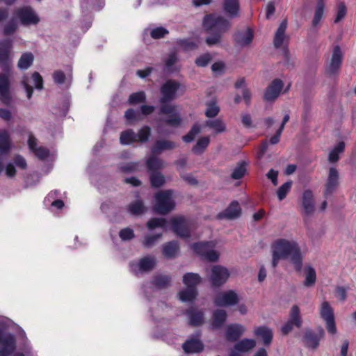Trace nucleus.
<instances>
[{"label":"nucleus","instance_id":"1","mask_svg":"<svg viewBox=\"0 0 356 356\" xmlns=\"http://www.w3.org/2000/svg\"><path fill=\"white\" fill-rule=\"evenodd\" d=\"M181 84L179 81L174 79L167 80L160 88L161 97L159 98V114L170 115V117L162 120L167 125L177 127L181 123V118L176 111V107L170 104L177 96V92L179 90Z\"/></svg>","mask_w":356,"mask_h":356},{"label":"nucleus","instance_id":"2","mask_svg":"<svg viewBox=\"0 0 356 356\" xmlns=\"http://www.w3.org/2000/svg\"><path fill=\"white\" fill-rule=\"evenodd\" d=\"M272 261L271 265L275 268L281 259L290 258L297 272H300L302 268V256L298 243L285 238H279L271 244Z\"/></svg>","mask_w":356,"mask_h":356},{"label":"nucleus","instance_id":"3","mask_svg":"<svg viewBox=\"0 0 356 356\" xmlns=\"http://www.w3.org/2000/svg\"><path fill=\"white\" fill-rule=\"evenodd\" d=\"M202 27L209 35L205 38V43L208 46H213L221 43L223 34L231 28V23L223 16L210 13L203 17Z\"/></svg>","mask_w":356,"mask_h":356},{"label":"nucleus","instance_id":"4","mask_svg":"<svg viewBox=\"0 0 356 356\" xmlns=\"http://www.w3.org/2000/svg\"><path fill=\"white\" fill-rule=\"evenodd\" d=\"M3 48H0V102L6 106H10L12 102L10 92V63L9 60V49L12 40L6 39L1 42Z\"/></svg>","mask_w":356,"mask_h":356},{"label":"nucleus","instance_id":"5","mask_svg":"<svg viewBox=\"0 0 356 356\" xmlns=\"http://www.w3.org/2000/svg\"><path fill=\"white\" fill-rule=\"evenodd\" d=\"M171 190L162 191L155 194L154 211L159 214L165 215L175 208Z\"/></svg>","mask_w":356,"mask_h":356},{"label":"nucleus","instance_id":"6","mask_svg":"<svg viewBox=\"0 0 356 356\" xmlns=\"http://www.w3.org/2000/svg\"><path fill=\"white\" fill-rule=\"evenodd\" d=\"M216 243L213 241H200L191 244L193 252L201 257L202 259L215 262L219 258V254L213 248Z\"/></svg>","mask_w":356,"mask_h":356},{"label":"nucleus","instance_id":"7","mask_svg":"<svg viewBox=\"0 0 356 356\" xmlns=\"http://www.w3.org/2000/svg\"><path fill=\"white\" fill-rule=\"evenodd\" d=\"M343 54L339 45L334 47L331 59L327 64L325 74L330 78H335L338 76L342 65Z\"/></svg>","mask_w":356,"mask_h":356},{"label":"nucleus","instance_id":"8","mask_svg":"<svg viewBox=\"0 0 356 356\" xmlns=\"http://www.w3.org/2000/svg\"><path fill=\"white\" fill-rule=\"evenodd\" d=\"M230 273L228 269L220 265H215L211 268L209 280L211 286L218 288L222 286L228 280Z\"/></svg>","mask_w":356,"mask_h":356},{"label":"nucleus","instance_id":"9","mask_svg":"<svg viewBox=\"0 0 356 356\" xmlns=\"http://www.w3.org/2000/svg\"><path fill=\"white\" fill-rule=\"evenodd\" d=\"M14 14L23 26L35 25L40 22L39 17L30 6L19 8L15 10Z\"/></svg>","mask_w":356,"mask_h":356},{"label":"nucleus","instance_id":"10","mask_svg":"<svg viewBox=\"0 0 356 356\" xmlns=\"http://www.w3.org/2000/svg\"><path fill=\"white\" fill-rule=\"evenodd\" d=\"M339 186V174L337 169L330 167L328 171V176L324 185L323 192V197L328 198L332 196Z\"/></svg>","mask_w":356,"mask_h":356},{"label":"nucleus","instance_id":"11","mask_svg":"<svg viewBox=\"0 0 356 356\" xmlns=\"http://www.w3.org/2000/svg\"><path fill=\"white\" fill-rule=\"evenodd\" d=\"M172 231L180 238L191 237L189 222L183 216L173 218L170 220Z\"/></svg>","mask_w":356,"mask_h":356},{"label":"nucleus","instance_id":"12","mask_svg":"<svg viewBox=\"0 0 356 356\" xmlns=\"http://www.w3.org/2000/svg\"><path fill=\"white\" fill-rule=\"evenodd\" d=\"M324 334L325 332L321 327L318 328L317 332L311 329H307L305 330L302 337V342L305 347L313 350L316 349Z\"/></svg>","mask_w":356,"mask_h":356},{"label":"nucleus","instance_id":"13","mask_svg":"<svg viewBox=\"0 0 356 356\" xmlns=\"http://www.w3.org/2000/svg\"><path fill=\"white\" fill-rule=\"evenodd\" d=\"M284 87V82L280 79H273L265 88L263 99L265 102H274L280 95Z\"/></svg>","mask_w":356,"mask_h":356},{"label":"nucleus","instance_id":"14","mask_svg":"<svg viewBox=\"0 0 356 356\" xmlns=\"http://www.w3.org/2000/svg\"><path fill=\"white\" fill-rule=\"evenodd\" d=\"M16 339L12 334L3 335L0 330V356H10L16 349Z\"/></svg>","mask_w":356,"mask_h":356},{"label":"nucleus","instance_id":"15","mask_svg":"<svg viewBox=\"0 0 356 356\" xmlns=\"http://www.w3.org/2000/svg\"><path fill=\"white\" fill-rule=\"evenodd\" d=\"M239 301L237 293L234 290H229L218 293L214 298L213 302L216 306L225 307L236 305Z\"/></svg>","mask_w":356,"mask_h":356},{"label":"nucleus","instance_id":"16","mask_svg":"<svg viewBox=\"0 0 356 356\" xmlns=\"http://www.w3.org/2000/svg\"><path fill=\"white\" fill-rule=\"evenodd\" d=\"M156 265V261L154 257L146 256L140 259L138 262L131 261L129 264L130 268L134 273L138 272H149L152 270Z\"/></svg>","mask_w":356,"mask_h":356},{"label":"nucleus","instance_id":"17","mask_svg":"<svg viewBox=\"0 0 356 356\" xmlns=\"http://www.w3.org/2000/svg\"><path fill=\"white\" fill-rule=\"evenodd\" d=\"M241 213V208L238 202L234 200L223 211L218 213L216 218L218 220H234L240 217Z\"/></svg>","mask_w":356,"mask_h":356},{"label":"nucleus","instance_id":"18","mask_svg":"<svg viewBox=\"0 0 356 356\" xmlns=\"http://www.w3.org/2000/svg\"><path fill=\"white\" fill-rule=\"evenodd\" d=\"M245 328L238 323H231L227 325L225 337L228 341H236L245 332Z\"/></svg>","mask_w":356,"mask_h":356},{"label":"nucleus","instance_id":"19","mask_svg":"<svg viewBox=\"0 0 356 356\" xmlns=\"http://www.w3.org/2000/svg\"><path fill=\"white\" fill-rule=\"evenodd\" d=\"M301 205L306 216L312 215L314 211V197L312 190L306 189L301 197Z\"/></svg>","mask_w":356,"mask_h":356},{"label":"nucleus","instance_id":"20","mask_svg":"<svg viewBox=\"0 0 356 356\" xmlns=\"http://www.w3.org/2000/svg\"><path fill=\"white\" fill-rule=\"evenodd\" d=\"M254 38L253 32L250 28L245 31H238L233 35V40L236 45L240 47L248 46L251 44Z\"/></svg>","mask_w":356,"mask_h":356},{"label":"nucleus","instance_id":"21","mask_svg":"<svg viewBox=\"0 0 356 356\" xmlns=\"http://www.w3.org/2000/svg\"><path fill=\"white\" fill-rule=\"evenodd\" d=\"M185 314L189 318V324L197 327L204 323V313L195 307H191L185 312Z\"/></svg>","mask_w":356,"mask_h":356},{"label":"nucleus","instance_id":"22","mask_svg":"<svg viewBox=\"0 0 356 356\" xmlns=\"http://www.w3.org/2000/svg\"><path fill=\"white\" fill-rule=\"evenodd\" d=\"M222 8L224 13L229 18H235L239 15V0H223Z\"/></svg>","mask_w":356,"mask_h":356},{"label":"nucleus","instance_id":"23","mask_svg":"<svg viewBox=\"0 0 356 356\" xmlns=\"http://www.w3.org/2000/svg\"><path fill=\"white\" fill-rule=\"evenodd\" d=\"M254 334L258 338H261L265 346L270 345L273 337L272 330L266 325L255 327Z\"/></svg>","mask_w":356,"mask_h":356},{"label":"nucleus","instance_id":"24","mask_svg":"<svg viewBox=\"0 0 356 356\" xmlns=\"http://www.w3.org/2000/svg\"><path fill=\"white\" fill-rule=\"evenodd\" d=\"M182 348L186 353H199L203 350L204 344L199 339H191L182 344Z\"/></svg>","mask_w":356,"mask_h":356},{"label":"nucleus","instance_id":"25","mask_svg":"<svg viewBox=\"0 0 356 356\" xmlns=\"http://www.w3.org/2000/svg\"><path fill=\"white\" fill-rule=\"evenodd\" d=\"M177 147L176 143L173 141L166 140H158L151 147L152 154H160L164 150H169Z\"/></svg>","mask_w":356,"mask_h":356},{"label":"nucleus","instance_id":"26","mask_svg":"<svg viewBox=\"0 0 356 356\" xmlns=\"http://www.w3.org/2000/svg\"><path fill=\"white\" fill-rule=\"evenodd\" d=\"M156 156V154H152L146 161L147 170L149 174L158 172L164 167V161Z\"/></svg>","mask_w":356,"mask_h":356},{"label":"nucleus","instance_id":"27","mask_svg":"<svg viewBox=\"0 0 356 356\" xmlns=\"http://www.w3.org/2000/svg\"><path fill=\"white\" fill-rule=\"evenodd\" d=\"M179 250V244L177 241H169L163 245L162 254L164 257L172 259L176 257Z\"/></svg>","mask_w":356,"mask_h":356},{"label":"nucleus","instance_id":"28","mask_svg":"<svg viewBox=\"0 0 356 356\" xmlns=\"http://www.w3.org/2000/svg\"><path fill=\"white\" fill-rule=\"evenodd\" d=\"M227 318V312L224 309H217L212 314V327L213 329L220 328L226 322Z\"/></svg>","mask_w":356,"mask_h":356},{"label":"nucleus","instance_id":"29","mask_svg":"<svg viewBox=\"0 0 356 356\" xmlns=\"http://www.w3.org/2000/svg\"><path fill=\"white\" fill-rule=\"evenodd\" d=\"M256 346V341L252 339H243L234 346V349L239 353H246L253 349Z\"/></svg>","mask_w":356,"mask_h":356},{"label":"nucleus","instance_id":"30","mask_svg":"<svg viewBox=\"0 0 356 356\" xmlns=\"http://www.w3.org/2000/svg\"><path fill=\"white\" fill-rule=\"evenodd\" d=\"M150 135H120V141L122 145H132L136 142L146 143Z\"/></svg>","mask_w":356,"mask_h":356},{"label":"nucleus","instance_id":"31","mask_svg":"<svg viewBox=\"0 0 356 356\" xmlns=\"http://www.w3.org/2000/svg\"><path fill=\"white\" fill-rule=\"evenodd\" d=\"M287 26L286 19L283 20L279 25L273 39V44L275 48H280L282 44L284 39L285 31Z\"/></svg>","mask_w":356,"mask_h":356},{"label":"nucleus","instance_id":"32","mask_svg":"<svg viewBox=\"0 0 356 356\" xmlns=\"http://www.w3.org/2000/svg\"><path fill=\"white\" fill-rule=\"evenodd\" d=\"M345 150V143L339 141L333 148L330 151L328 154V161L332 163H335L339 160V154L343 153Z\"/></svg>","mask_w":356,"mask_h":356},{"label":"nucleus","instance_id":"33","mask_svg":"<svg viewBox=\"0 0 356 356\" xmlns=\"http://www.w3.org/2000/svg\"><path fill=\"white\" fill-rule=\"evenodd\" d=\"M288 321L295 325V327L300 328L302 324V320L300 315V310L298 305H294L291 307Z\"/></svg>","mask_w":356,"mask_h":356},{"label":"nucleus","instance_id":"34","mask_svg":"<svg viewBox=\"0 0 356 356\" xmlns=\"http://www.w3.org/2000/svg\"><path fill=\"white\" fill-rule=\"evenodd\" d=\"M202 278L197 273H186L183 276V283L186 287L197 288V285L201 282Z\"/></svg>","mask_w":356,"mask_h":356},{"label":"nucleus","instance_id":"35","mask_svg":"<svg viewBox=\"0 0 356 356\" xmlns=\"http://www.w3.org/2000/svg\"><path fill=\"white\" fill-rule=\"evenodd\" d=\"M197 294V288L186 287V289L179 292V298L182 302H193Z\"/></svg>","mask_w":356,"mask_h":356},{"label":"nucleus","instance_id":"36","mask_svg":"<svg viewBox=\"0 0 356 356\" xmlns=\"http://www.w3.org/2000/svg\"><path fill=\"white\" fill-rule=\"evenodd\" d=\"M33 60L34 56L31 52L23 53L18 60L17 67L20 70H27L32 65Z\"/></svg>","mask_w":356,"mask_h":356},{"label":"nucleus","instance_id":"37","mask_svg":"<svg viewBox=\"0 0 356 356\" xmlns=\"http://www.w3.org/2000/svg\"><path fill=\"white\" fill-rule=\"evenodd\" d=\"M248 164L245 161L238 162L231 174V178L235 180L242 179L247 172Z\"/></svg>","mask_w":356,"mask_h":356},{"label":"nucleus","instance_id":"38","mask_svg":"<svg viewBox=\"0 0 356 356\" xmlns=\"http://www.w3.org/2000/svg\"><path fill=\"white\" fill-rule=\"evenodd\" d=\"M204 125L216 133H222L227 131L225 122L220 119L207 120Z\"/></svg>","mask_w":356,"mask_h":356},{"label":"nucleus","instance_id":"39","mask_svg":"<svg viewBox=\"0 0 356 356\" xmlns=\"http://www.w3.org/2000/svg\"><path fill=\"white\" fill-rule=\"evenodd\" d=\"M152 282L153 285L158 289H164L170 284L171 276L168 275H159L154 277Z\"/></svg>","mask_w":356,"mask_h":356},{"label":"nucleus","instance_id":"40","mask_svg":"<svg viewBox=\"0 0 356 356\" xmlns=\"http://www.w3.org/2000/svg\"><path fill=\"white\" fill-rule=\"evenodd\" d=\"M305 279L304 285L305 286H312L314 285L316 281V273L315 269L311 266H306L305 268Z\"/></svg>","mask_w":356,"mask_h":356},{"label":"nucleus","instance_id":"41","mask_svg":"<svg viewBox=\"0 0 356 356\" xmlns=\"http://www.w3.org/2000/svg\"><path fill=\"white\" fill-rule=\"evenodd\" d=\"M320 316L323 321L334 318V310L327 301H324L320 307Z\"/></svg>","mask_w":356,"mask_h":356},{"label":"nucleus","instance_id":"42","mask_svg":"<svg viewBox=\"0 0 356 356\" xmlns=\"http://www.w3.org/2000/svg\"><path fill=\"white\" fill-rule=\"evenodd\" d=\"M210 142L209 137L204 136L198 139L195 145L193 147L192 151L195 154H202L207 147Z\"/></svg>","mask_w":356,"mask_h":356},{"label":"nucleus","instance_id":"43","mask_svg":"<svg viewBox=\"0 0 356 356\" xmlns=\"http://www.w3.org/2000/svg\"><path fill=\"white\" fill-rule=\"evenodd\" d=\"M149 181L153 188L162 186L165 181V177L160 172L149 174Z\"/></svg>","mask_w":356,"mask_h":356},{"label":"nucleus","instance_id":"44","mask_svg":"<svg viewBox=\"0 0 356 356\" xmlns=\"http://www.w3.org/2000/svg\"><path fill=\"white\" fill-rule=\"evenodd\" d=\"M11 149L10 135H0V154L6 155Z\"/></svg>","mask_w":356,"mask_h":356},{"label":"nucleus","instance_id":"45","mask_svg":"<svg viewBox=\"0 0 356 356\" xmlns=\"http://www.w3.org/2000/svg\"><path fill=\"white\" fill-rule=\"evenodd\" d=\"M166 225L167 220L163 218H152L146 223V226L149 229H154L157 227L165 229Z\"/></svg>","mask_w":356,"mask_h":356},{"label":"nucleus","instance_id":"46","mask_svg":"<svg viewBox=\"0 0 356 356\" xmlns=\"http://www.w3.org/2000/svg\"><path fill=\"white\" fill-rule=\"evenodd\" d=\"M128 211L133 215H140L145 211V206L141 200H136L128 207Z\"/></svg>","mask_w":356,"mask_h":356},{"label":"nucleus","instance_id":"47","mask_svg":"<svg viewBox=\"0 0 356 356\" xmlns=\"http://www.w3.org/2000/svg\"><path fill=\"white\" fill-rule=\"evenodd\" d=\"M292 186V181L289 180L281 185L276 193L280 201L283 200L290 191Z\"/></svg>","mask_w":356,"mask_h":356},{"label":"nucleus","instance_id":"48","mask_svg":"<svg viewBox=\"0 0 356 356\" xmlns=\"http://www.w3.org/2000/svg\"><path fill=\"white\" fill-rule=\"evenodd\" d=\"M146 101V95L145 92L140 91L131 94L128 99V103L131 105L145 102Z\"/></svg>","mask_w":356,"mask_h":356},{"label":"nucleus","instance_id":"49","mask_svg":"<svg viewBox=\"0 0 356 356\" xmlns=\"http://www.w3.org/2000/svg\"><path fill=\"white\" fill-rule=\"evenodd\" d=\"M17 29V22L15 17H12L3 26V33L4 35H13Z\"/></svg>","mask_w":356,"mask_h":356},{"label":"nucleus","instance_id":"50","mask_svg":"<svg viewBox=\"0 0 356 356\" xmlns=\"http://www.w3.org/2000/svg\"><path fill=\"white\" fill-rule=\"evenodd\" d=\"M324 11V3L323 0H318L315 10L314 16L312 20V24L316 26L321 21Z\"/></svg>","mask_w":356,"mask_h":356},{"label":"nucleus","instance_id":"51","mask_svg":"<svg viewBox=\"0 0 356 356\" xmlns=\"http://www.w3.org/2000/svg\"><path fill=\"white\" fill-rule=\"evenodd\" d=\"M139 163L138 162H129L119 166L122 172L131 173L138 170Z\"/></svg>","mask_w":356,"mask_h":356},{"label":"nucleus","instance_id":"52","mask_svg":"<svg viewBox=\"0 0 356 356\" xmlns=\"http://www.w3.org/2000/svg\"><path fill=\"white\" fill-rule=\"evenodd\" d=\"M168 33L169 31L168 29L163 26H159L151 31L150 35L154 39H160L164 38V36Z\"/></svg>","mask_w":356,"mask_h":356},{"label":"nucleus","instance_id":"53","mask_svg":"<svg viewBox=\"0 0 356 356\" xmlns=\"http://www.w3.org/2000/svg\"><path fill=\"white\" fill-rule=\"evenodd\" d=\"M162 236V234H156L153 235H147L143 241V244L146 248H150L153 246L156 242Z\"/></svg>","mask_w":356,"mask_h":356},{"label":"nucleus","instance_id":"54","mask_svg":"<svg viewBox=\"0 0 356 356\" xmlns=\"http://www.w3.org/2000/svg\"><path fill=\"white\" fill-rule=\"evenodd\" d=\"M124 117L127 121L133 122L140 119V113L134 108H128L124 113Z\"/></svg>","mask_w":356,"mask_h":356},{"label":"nucleus","instance_id":"55","mask_svg":"<svg viewBox=\"0 0 356 356\" xmlns=\"http://www.w3.org/2000/svg\"><path fill=\"white\" fill-rule=\"evenodd\" d=\"M211 54L206 53L198 56L195 59V63L199 67H206L211 62Z\"/></svg>","mask_w":356,"mask_h":356},{"label":"nucleus","instance_id":"56","mask_svg":"<svg viewBox=\"0 0 356 356\" xmlns=\"http://www.w3.org/2000/svg\"><path fill=\"white\" fill-rule=\"evenodd\" d=\"M177 43L185 51L192 50L197 47L196 44L189 39H179L177 40Z\"/></svg>","mask_w":356,"mask_h":356},{"label":"nucleus","instance_id":"57","mask_svg":"<svg viewBox=\"0 0 356 356\" xmlns=\"http://www.w3.org/2000/svg\"><path fill=\"white\" fill-rule=\"evenodd\" d=\"M220 111V108L216 102H211L208 104L207 110L205 111V115L208 118H214L216 117Z\"/></svg>","mask_w":356,"mask_h":356},{"label":"nucleus","instance_id":"58","mask_svg":"<svg viewBox=\"0 0 356 356\" xmlns=\"http://www.w3.org/2000/svg\"><path fill=\"white\" fill-rule=\"evenodd\" d=\"M119 236L122 241H129L135 237V234L132 229L127 227L120 231Z\"/></svg>","mask_w":356,"mask_h":356},{"label":"nucleus","instance_id":"59","mask_svg":"<svg viewBox=\"0 0 356 356\" xmlns=\"http://www.w3.org/2000/svg\"><path fill=\"white\" fill-rule=\"evenodd\" d=\"M33 153L40 160H45L49 156V150L42 146L38 147Z\"/></svg>","mask_w":356,"mask_h":356},{"label":"nucleus","instance_id":"60","mask_svg":"<svg viewBox=\"0 0 356 356\" xmlns=\"http://www.w3.org/2000/svg\"><path fill=\"white\" fill-rule=\"evenodd\" d=\"M346 14V7L343 2H341L338 5V10L337 13L336 17L334 19V23H338L340 22Z\"/></svg>","mask_w":356,"mask_h":356},{"label":"nucleus","instance_id":"61","mask_svg":"<svg viewBox=\"0 0 356 356\" xmlns=\"http://www.w3.org/2000/svg\"><path fill=\"white\" fill-rule=\"evenodd\" d=\"M336 296L339 300L344 301L347 298V289L345 286H337L335 289Z\"/></svg>","mask_w":356,"mask_h":356},{"label":"nucleus","instance_id":"62","mask_svg":"<svg viewBox=\"0 0 356 356\" xmlns=\"http://www.w3.org/2000/svg\"><path fill=\"white\" fill-rule=\"evenodd\" d=\"M32 79L34 81L35 88L42 90L43 88V79L42 76L38 72H35L32 74Z\"/></svg>","mask_w":356,"mask_h":356},{"label":"nucleus","instance_id":"63","mask_svg":"<svg viewBox=\"0 0 356 356\" xmlns=\"http://www.w3.org/2000/svg\"><path fill=\"white\" fill-rule=\"evenodd\" d=\"M53 79L56 83L63 84L65 81V74L61 70L55 71L53 74Z\"/></svg>","mask_w":356,"mask_h":356},{"label":"nucleus","instance_id":"64","mask_svg":"<svg viewBox=\"0 0 356 356\" xmlns=\"http://www.w3.org/2000/svg\"><path fill=\"white\" fill-rule=\"evenodd\" d=\"M13 161L15 164L19 168L22 170H25L26 168L27 163L25 159L22 156L19 154L15 155Z\"/></svg>","mask_w":356,"mask_h":356}]
</instances>
